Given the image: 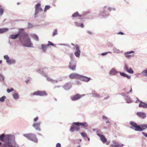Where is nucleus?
I'll use <instances>...</instances> for the list:
<instances>
[{
	"instance_id": "9d476101",
	"label": "nucleus",
	"mask_w": 147,
	"mask_h": 147,
	"mask_svg": "<svg viewBox=\"0 0 147 147\" xmlns=\"http://www.w3.org/2000/svg\"><path fill=\"white\" fill-rule=\"evenodd\" d=\"M82 95L79 94H77L75 95L73 97L71 98L72 100L73 101L79 99L82 97Z\"/></svg>"
},
{
	"instance_id": "ddd939ff",
	"label": "nucleus",
	"mask_w": 147,
	"mask_h": 147,
	"mask_svg": "<svg viewBox=\"0 0 147 147\" xmlns=\"http://www.w3.org/2000/svg\"><path fill=\"white\" fill-rule=\"evenodd\" d=\"M97 135L100 138L101 141L103 143H105L107 142V140L103 135L98 134H97Z\"/></svg>"
},
{
	"instance_id": "5701e85b",
	"label": "nucleus",
	"mask_w": 147,
	"mask_h": 147,
	"mask_svg": "<svg viewBox=\"0 0 147 147\" xmlns=\"http://www.w3.org/2000/svg\"><path fill=\"white\" fill-rule=\"evenodd\" d=\"M117 73V72L116 70L114 69H113L110 71L109 74L111 75H115Z\"/></svg>"
},
{
	"instance_id": "f3484780",
	"label": "nucleus",
	"mask_w": 147,
	"mask_h": 147,
	"mask_svg": "<svg viewBox=\"0 0 147 147\" xmlns=\"http://www.w3.org/2000/svg\"><path fill=\"white\" fill-rule=\"evenodd\" d=\"M75 124L76 125H81L83 127H87L88 125V123L86 122L83 123L75 122Z\"/></svg>"
},
{
	"instance_id": "7c9ffc66",
	"label": "nucleus",
	"mask_w": 147,
	"mask_h": 147,
	"mask_svg": "<svg viewBox=\"0 0 147 147\" xmlns=\"http://www.w3.org/2000/svg\"><path fill=\"white\" fill-rule=\"evenodd\" d=\"M30 95L31 96H34V95L38 96V91H35L33 93H31L30 94Z\"/></svg>"
},
{
	"instance_id": "a878e982",
	"label": "nucleus",
	"mask_w": 147,
	"mask_h": 147,
	"mask_svg": "<svg viewBox=\"0 0 147 147\" xmlns=\"http://www.w3.org/2000/svg\"><path fill=\"white\" fill-rule=\"evenodd\" d=\"M8 29L7 28H4L2 29H0V33H3L7 31L8 30Z\"/></svg>"
},
{
	"instance_id": "0e129e2a",
	"label": "nucleus",
	"mask_w": 147,
	"mask_h": 147,
	"mask_svg": "<svg viewBox=\"0 0 147 147\" xmlns=\"http://www.w3.org/2000/svg\"><path fill=\"white\" fill-rule=\"evenodd\" d=\"M130 128H132V129H133V127H130Z\"/></svg>"
},
{
	"instance_id": "0eeeda50",
	"label": "nucleus",
	"mask_w": 147,
	"mask_h": 147,
	"mask_svg": "<svg viewBox=\"0 0 147 147\" xmlns=\"http://www.w3.org/2000/svg\"><path fill=\"white\" fill-rule=\"evenodd\" d=\"M74 49H76V51L74 53V54L77 57H79L80 56V51L79 49V47L76 45L74 48Z\"/></svg>"
},
{
	"instance_id": "dca6fc26",
	"label": "nucleus",
	"mask_w": 147,
	"mask_h": 147,
	"mask_svg": "<svg viewBox=\"0 0 147 147\" xmlns=\"http://www.w3.org/2000/svg\"><path fill=\"white\" fill-rule=\"evenodd\" d=\"M125 69L130 74H133L134 73V71L131 68H129L127 65L125 66Z\"/></svg>"
},
{
	"instance_id": "c756f323",
	"label": "nucleus",
	"mask_w": 147,
	"mask_h": 147,
	"mask_svg": "<svg viewBox=\"0 0 147 147\" xmlns=\"http://www.w3.org/2000/svg\"><path fill=\"white\" fill-rule=\"evenodd\" d=\"M120 74L121 76H122L123 77H126L128 78H130V76L127 75L123 72H120Z\"/></svg>"
},
{
	"instance_id": "cd10ccee",
	"label": "nucleus",
	"mask_w": 147,
	"mask_h": 147,
	"mask_svg": "<svg viewBox=\"0 0 147 147\" xmlns=\"http://www.w3.org/2000/svg\"><path fill=\"white\" fill-rule=\"evenodd\" d=\"M7 63L9 64H12L15 63V61L13 59H8L6 61Z\"/></svg>"
},
{
	"instance_id": "5fc2aeb1",
	"label": "nucleus",
	"mask_w": 147,
	"mask_h": 147,
	"mask_svg": "<svg viewBox=\"0 0 147 147\" xmlns=\"http://www.w3.org/2000/svg\"><path fill=\"white\" fill-rule=\"evenodd\" d=\"M132 92V88H131L130 90L129 91V92L131 93V92Z\"/></svg>"
},
{
	"instance_id": "2f4dec72",
	"label": "nucleus",
	"mask_w": 147,
	"mask_h": 147,
	"mask_svg": "<svg viewBox=\"0 0 147 147\" xmlns=\"http://www.w3.org/2000/svg\"><path fill=\"white\" fill-rule=\"evenodd\" d=\"M5 98L6 96H3L0 98V101L1 102H3L4 101Z\"/></svg>"
},
{
	"instance_id": "49530a36",
	"label": "nucleus",
	"mask_w": 147,
	"mask_h": 147,
	"mask_svg": "<svg viewBox=\"0 0 147 147\" xmlns=\"http://www.w3.org/2000/svg\"><path fill=\"white\" fill-rule=\"evenodd\" d=\"M110 147H117V145H115L114 144H111L110 146Z\"/></svg>"
},
{
	"instance_id": "412c9836",
	"label": "nucleus",
	"mask_w": 147,
	"mask_h": 147,
	"mask_svg": "<svg viewBox=\"0 0 147 147\" xmlns=\"http://www.w3.org/2000/svg\"><path fill=\"white\" fill-rule=\"evenodd\" d=\"M140 103L139 104V107H143L144 108H147V104L144 103L140 101Z\"/></svg>"
},
{
	"instance_id": "a18cd8bd",
	"label": "nucleus",
	"mask_w": 147,
	"mask_h": 147,
	"mask_svg": "<svg viewBox=\"0 0 147 147\" xmlns=\"http://www.w3.org/2000/svg\"><path fill=\"white\" fill-rule=\"evenodd\" d=\"M102 119H103L105 120H107L108 119L107 117H105V116L103 115L102 117Z\"/></svg>"
},
{
	"instance_id": "338daca9",
	"label": "nucleus",
	"mask_w": 147,
	"mask_h": 147,
	"mask_svg": "<svg viewBox=\"0 0 147 147\" xmlns=\"http://www.w3.org/2000/svg\"><path fill=\"white\" fill-rule=\"evenodd\" d=\"M0 7H2V6L1 5H0Z\"/></svg>"
},
{
	"instance_id": "bf43d9fd",
	"label": "nucleus",
	"mask_w": 147,
	"mask_h": 147,
	"mask_svg": "<svg viewBox=\"0 0 147 147\" xmlns=\"http://www.w3.org/2000/svg\"><path fill=\"white\" fill-rule=\"evenodd\" d=\"M2 62V60H0V64Z\"/></svg>"
},
{
	"instance_id": "f03ea898",
	"label": "nucleus",
	"mask_w": 147,
	"mask_h": 147,
	"mask_svg": "<svg viewBox=\"0 0 147 147\" xmlns=\"http://www.w3.org/2000/svg\"><path fill=\"white\" fill-rule=\"evenodd\" d=\"M14 139V136L10 135H5L3 134H2L0 136V140L2 141H4L6 142L11 141L12 140Z\"/></svg>"
},
{
	"instance_id": "f8f14e48",
	"label": "nucleus",
	"mask_w": 147,
	"mask_h": 147,
	"mask_svg": "<svg viewBox=\"0 0 147 147\" xmlns=\"http://www.w3.org/2000/svg\"><path fill=\"white\" fill-rule=\"evenodd\" d=\"M40 122L34 123L33 125V126L36 130L40 131Z\"/></svg>"
},
{
	"instance_id": "69168bd1",
	"label": "nucleus",
	"mask_w": 147,
	"mask_h": 147,
	"mask_svg": "<svg viewBox=\"0 0 147 147\" xmlns=\"http://www.w3.org/2000/svg\"><path fill=\"white\" fill-rule=\"evenodd\" d=\"M1 144V143L0 142V145Z\"/></svg>"
},
{
	"instance_id": "4c0bfd02",
	"label": "nucleus",
	"mask_w": 147,
	"mask_h": 147,
	"mask_svg": "<svg viewBox=\"0 0 147 147\" xmlns=\"http://www.w3.org/2000/svg\"><path fill=\"white\" fill-rule=\"evenodd\" d=\"M57 34V30H55L53 33V36H55Z\"/></svg>"
},
{
	"instance_id": "7ed1b4c3",
	"label": "nucleus",
	"mask_w": 147,
	"mask_h": 147,
	"mask_svg": "<svg viewBox=\"0 0 147 147\" xmlns=\"http://www.w3.org/2000/svg\"><path fill=\"white\" fill-rule=\"evenodd\" d=\"M23 136L29 140L36 142H37L38 140L34 134H23Z\"/></svg>"
},
{
	"instance_id": "6e6552de",
	"label": "nucleus",
	"mask_w": 147,
	"mask_h": 147,
	"mask_svg": "<svg viewBox=\"0 0 147 147\" xmlns=\"http://www.w3.org/2000/svg\"><path fill=\"white\" fill-rule=\"evenodd\" d=\"M130 124L133 127L135 128L134 129L135 131H139V129H140V126L138 125L136 123L134 122L131 121Z\"/></svg>"
},
{
	"instance_id": "a19ab883",
	"label": "nucleus",
	"mask_w": 147,
	"mask_h": 147,
	"mask_svg": "<svg viewBox=\"0 0 147 147\" xmlns=\"http://www.w3.org/2000/svg\"><path fill=\"white\" fill-rule=\"evenodd\" d=\"M4 59H6L7 60L9 59V57L7 55H5L4 56Z\"/></svg>"
},
{
	"instance_id": "680f3d73",
	"label": "nucleus",
	"mask_w": 147,
	"mask_h": 147,
	"mask_svg": "<svg viewBox=\"0 0 147 147\" xmlns=\"http://www.w3.org/2000/svg\"><path fill=\"white\" fill-rule=\"evenodd\" d=\"M28 80H27V81H26V82L27 83H28Z\"/></svg>"
},
{
	"instance_id": "79ce46f5",
	"label": "nucleus",
	"mask_w": 147,
	"mask_h": 147,
	"mask_svg": "<svg viewBox=\"0 0 147 147\" xmlns=\"http://www.w3.org/2000/svg\"><path fill=\"white\" fill-rule=\"evenodd\" d=\"M127 102L128 103H130L132 102V101L131 99L129 98L126 100Z\"/></svg>"
},
{
	"instance_id": "b1692460",
	"label": "nucleus",
	"mask_w": 147,
	"mask_h": 147,
	"mask_svg": "<svg viewBox=\"0 0 147 147\" xmlns=\"http://www.w3.org/2000/svg\"><path fill=\"white\" fill-rule=\"evenodd\" d=\"M112 142L113 143V144H115V145H117V147H122L123 145V144H119L115 140L113 141Z\"/></svg>"
},
{
	"instance_id": "c9c22d12",
	"label": "nucleus",
	"mask_w": 147,
	"mask_h": 147,
	"mask_svg": "<svg viewBox=\"0 0 147 147\" xmlns=\"http://www.w3.org/2000/svg\"><path fill=\"white\" fill-rule=\"evenodd\" d=\"M81 134L83 137H87V135L86 134L85 132H82L81 133Z\"/></svg>"
},
{
	"instance_id": "a211bd4d",
	"label": "nucleus",
	"mask_w": 147,
	"mask_h": 147,
	"mask_svg": "<svg viewBox=\"0 0 147 147\" xmlns=\"http://www.w3.org/2000/svg\"><path fill=\"white\" fill-rule=\"evenodd\" d=\"M13 146L12 144L10 142H6L1 146V147H11Z\"/></svg>"
},
{
	"instance_id": "aec40b11",
	"label": "nucleus",
	"mask_w": 147,
	"mask_h": 147,
	"mask_svg": "<svg viewBox=\"0 0 147 147\" xmlns=\"http://www.w3.org/2000/svg\"><path fill=\"white\" fill-rule=\"evenodd\" d=\"M38 96H47V94L45 91H38Z\"/></svg>"
},
{
	"instance_id": "72a5a7b5",
	"label": "nucleus",
	"mask_w": 147,
	"mask_h": 147,
	"mask_svg": "<svg viewBox=\"0 0 147 147\" xmlns=\"http://www.w3.org/2000/svg\"><path fill=\"white\" fill-rule=\"evenodd\" d=\"M75 24L76 26H80L82 28L84 27V25L83 24H78L76 22Z\"/></svg>"
},
{
	"instance_id": "603ef678",
	"label": "nucleus",
	"mask_w": 147,
	"mask_h": 147,
	"mask_svg": "<svg viewBox=\"0 0 147 147\" xmlns=\"http://www.w3.org/2000/svg\"><path fill=\"white\" fill-rule=\"evenodd\" d=\"M118 34L123 35V33L122 32H119L118 33Z\"/></svg>"
},
{
	"instance_id": "e2e57ef3",
	"label": "nucleus",
	"mask_w": 147,
	"mask_h": 147,
	"mask_svg": "<svg viewBox=\"0 0 147 147\" xmlns=\"http://www.w3.org/2000/svg\"><path fill=\"white\" fill-rule=\"evenodd\" d=\"M73 56V55H71V57H72Z\"/></svg>"
},
{
	"instance_id": "13d9d810",
	"label": "nucleus",
	"mask_w": 147,
	"mask_h": 147,
	"mask_svg": "<svg viewBox=\"0 0 147 147\" xmlns=\"http://www.w3.org/2000/svg\"><path fill=\"white\" fill-rule=\"evenodd\" d=\"M108 9H109V10L110 11H111V8H108Z\"/></svg>"
},
{
	"instance_id": "052dcab7",
	"label": "nucleus",
	"mask_w": 147,
	"mask_h": 147,
	"mask_svg": "<svg viewBox=\"0 0 147 147\" xmlns=\"http://www.w3.org/2000/svg\"><path fill=\"white\" fill-rule=\"evenodd\" d=\"M77 147H80V145L78 146H77Z\"/></svg>"
},
{
	"instance_id": "4d7b16f0",
	"label": "nucleus",
	"mask_w": 147,
	"mask_h": 147,
	"mask_svg": "<svg viewBox=\"0 0 147 147\" xmlns=\"http://www.w3.org/2000/svg\"><path fill=\"white\" fill-rule=\"evenodd\" d=\"M88 33L89 34H92V33L91 32H90V31H88Z\"/></svg>"
},
{
	"instance_id": "4468645a",
	"label": "nucleus",
	"mask_w": 147,
	"mask_h": 147,
	"mask_svg": "<svg viewBox=\"0 0 147 147\" xmlns=\"http://www.w3.org/2000/svg\"><path fill=\"white\" fill-rule=\"evenodd\" d=\"M69 67L72 70H74L76 68V65L73 61H71L69 63Z\"/></svg>"
},
{
	"instance_id": "2eb2a0df",
	"label": "nucleus",
	"mask_w": 147,
	"mask_h": 147,
	"mask_svg": "<svg viewBox=\"0 0 147 147\" xmlns=\"http://www.w3.org/2000/svg\"><path fill=\"white\" fill-rule=\"evenodd\" d=\"M137 115L139 117L143 119L145 118L146 117V114L142 112H137Z\"/></svg>"
},
{
	"instance_id": "6e6d98bb",
	"label": "nucleus",
	"mask_w": 147,
	"mask_h": 147,
	"mask_svg": "<svg viewBox=\"0 0 147 147\" xmlns=\"http://www.w3.org/2000/svg\"><path fill=\"white\" fill-rule=\"evenodd\" d=\"M86 137L87 138V139L88 140V141H89L90 140V138H88V137L87 136Z\"/></svg>"
},
{
	"instance_id": "37998d69",
	"label": "nucleus",
	"mask_w": 147,
	"mask_h": 147,
	"mask_svg": "<svg viewBox=\"0 0 147 147\" xmlns=\"http://www.w3.org/2000/svg\"><path fill=\"white\" fill-rule=\"evenodd\" d=\"M94 96L96 98H98L100 97L99 95L97 93L94 94Z\"/></svg>"
},
{
	"instance_id": "393cba45",
	"label": "nucleus",
	"mask_w": 147,
	"mask_h": 147,
	"mask_svg": "<svg viewBox=\"0 0 147 147\" xmlns=\"http://www.w3.org/2000/svg\"><path fill=\"white\" fill-rule=\"evenodd\" d=\"M42 49L44 51V52H45L46 50L48 47V45H42Z\"/></svg>"
},
{
	"instance_id": "de8ad7c7",
	"label": "nucleus",
	"mask_w": 147,
	"mask_h": 147,
	"mask_svg": "<svg viewBox=\"0 0 147 147\" xmlns=\"http://www.w3.org/2000/svg\"><path fill=\"white\" fill-rule=\"evenodd\" d=\"M61 145L60 143H58L56 145V147H61Z\"/></svg>"
},
{
	"instance_id": "774afa93",
	"label": "nucleus",
	"mask_w": 147,
	"mask_h": 147,
	"mask_svg": "<svg viewBox=\"0 0 147 147\" xmlns=\"http://www.w3.org/2000/svg\"><path fill=\"white\" fill-rule=\"evenodd\" d=\"M80 141H81V140H80Z\"/></svg>"
},
{
	"instance_id": "09e8293b",
	"label": "nucleus",
	"mask_w": 147,
	"mask_h": 147,
	"mask_svg": "<svg viewBox=\"0 0 147 147\" xmlns=\"http://www.w3.org/2000/svg\"><path fill=\"white\" fill-rule=\"evenodd\" d=\"M38 119V117H36L34 119V122H35L37 121Z\"/></svg>"
},
{
	"instance_id": "473e14b6",
	"label": "nucleus",
	"mask_w": 147,
	"mask_h": 147,
	"mask_svg": "<svg viewBox=\"0 0 147 147\" xmlns=\"http://www.w3.org/2000/svg\"><path fill=\"white\" fill-rule=\"evenodd\" d=\"M14 98L15 99H18L19 98L18 95L17 93H15L13 95Z\"/></svg>"
},
{
	"instance_id": "4be33fe9",
	"label": "nucleus",
	"mask_w": 147,
	"mask_h": 147,
	"mask_svg": "<svg viewBox=\"0 0 147 147\" xmlns=\"http://www.w3.org/2000/svg\"><path fill=\"white\" fill-rule=\"evenodd\" d=\"M72 16L73 17L76 18L78 17H81L82 16L80 15L78 12L77 11L73 14Z\"/></svg>"
},
{
	"instance_id": "1a4fd4ad",
	"label": "nucleus",
	"mask_w": 147,
	"mask_h": 147,
	"mask_svg": "<svg viewBox=\"0 0 147 147\" xmlns=\"http://www.w3.org/2000/svg\"><path fill=\"white\" fill-rule=\"evenodd\" d=\"M80 75L76 73L71 74L69 76L70 78L71 79H80Z\"/></svg>"
},
{
	"instance_id": "58836bf2",
	"label": "nucleus",
	"mask_w": 147,
	"mask_h": 147,
	"mask_svg": "<svg viewBox=\"0 0 147 147\" xmlns=\"http://www.w3.org/2000/svg\"><path fill=\"white\" fill-rule=\"evenodd\" d=\"M13 88H11L10 89H7V91L9 93L13 91Z\"/></svg>"
},
{
	"instance_id": "6ab92c4d",
	"label": "nucleus",
	"mask_w": 147,
	"mask_h": 147,
	"mask_svg": "<svg viewBox=\"0 0 147 147\" xmlns=\"http://www.w3.org/2000/svg\"><path fill=\"white\" fill-rule=\"evenodd\" d=\"M140 129H139V131H142L144 129H145L147 128V125L145 124L141 125L140 126Z\"/></svg>"
},
{
	"instance_id": "423d86ee",
	"label": "nucleus",
	"mask_w": 147,
	"mask_h": 147,
	"mask_svg": "<svg viewBox=\"0 0 147 147\" xmlns=\"http://www.w3.org/2000/svg\"><path fill=\"white\" fill-rule=\"evenodd\" d=\"M80 129L79 125H76L75 124V123H73V125L71 127L70 131H78Z\"/></svg>"
},
{
	"instance_id": "bb28decb",
	"label": "nucleus",
	"mask_w": 147,
	"mask_h": 147,
	"mask_svg": "<svg viewBox=\"0 0 147 147\" xmlns=\"http://www.w3.org/2000/svg\"><path fill=\"white\" fill-rule=\"evenodd\" d=\"M47 80L48 81L51 82L53 83H57V80H53L49 77H47Z\"/></svg>"
},
{
	"instance_id": "20e7f679",
	"label": "nucleus",
	"mask_w": 147,
	"mask_h": 147,
	"mask_svg": "<svg viewBox=\"0 0 147 147\" xmlns=\"http://www.w3.org/2000/svg\"><path fill=\"white\" fill-rule=\"evenodd\" d=\"M134 51H131L125 52L124 53V55L126 57L130 58L134 56Z\"/></svg>"
},
{
	"instance_id": "864d4df0",
	"label": "nucleus",
	"mask_w": 147,
	"mask_h": 147,
	"mask_svg": "<svg viewBox=\"0 0 147 147\" xmlns=\"http://www.w3.org/2000/svg\"><path fill=\"white\" fill-rule=\"evenodd\" d=\"M106 121V123H110V122L109 121V120H108V119Z\"/></svg>"
},
{
	"instance_id": "ea45409f",
	"label": "nucleus",
	"mask_w": 147,
	"mask_h": 147,
	"mask_svg": "<svg viewBox=\"0 0 147 147\" xmlns=\"http://www.w3.org/2000/svg\"><path fill=\"white\" fill-rule=\"evenodd\" d=\"M33 37H34V38L35 40H38V36L37 35H34L33 36Z\"/></svg>"
},
{
	"instance_id": "39448f33",
	"label": "nucleus",
	"mask_w": 147,
	"mask_h": 147,
	"mask_svg": "<svg viewBox=\"0 0 147 147\" xmlns=\"http://www.w3.org/2000/svg\"><path fill=\"white\" fill-rule=\"evenodd\" d=\"M35 9V15L37 14L39 11H41L42 10V9L40 7V4L39 3H38L36 5Z\"/></svg>"
},
{
	"instance_id": "c03bdc74",
	"label": "nucleus",
	"mask_w": 147,
	"mask_h": 147,
	"mask_svg": "<svg viewBox=\"0 0 147 147\" xmlns=\"http://www.w3.org/2000/svg\"><path fill=\"white\" fill-rule=\"evenodd\" d=\"M48 45V46L49 45L53 46V45L52 42H51L50 41H48V45Z\"/></svg>"
},
{
	"instance_id": "f257e3e1",
	"label": "nucleus",
	"mask_w": 147,
	"mask_h": 147,
	"mask_svg": "<svg viewBox=\"0 0 147 147\" xmlns=\"http://www.w3.org/2000/svg\"><path fill=\"white\" fill-rule=\"evenodd\" d=\"M19 36L20 42L24 46L27 47H32V44L30 39L28 33L24 32L22 29H20L18 34L11 35L10 37L12 39H15Z\"/></svg>"
},
{
	"instance_id": "9b49d317",
	"label": "nucleus",
	"mask_w": 147,
	"mask_h": 147,
	"mask_svg": "<svg viewBox=\"0 0 147 147\" xmlns=\"http://www.w3.org/2000/svg\"><path fill=\"white\" fill-rule=\"evenodd\" d=\"M90 79L91 78H88L82 75H80L79 79L86 82H88L90 80Z\"/></svg>"
},
{
	"instance_id": "c85d7f7f",
	"label": "nucleus",
	"mask_w": 147,
	"mask_h": 147,
	"mask_svg": "<svg viewBox=\"0 0 147 147\" xmlns=\"http://www.w3.org/2000/svg\"><path fill=\"white\" fill-rule=\"evenodd\" d=\"M142 74L143 75L147 77V68L142 72Z\"/></svg>"
},
{
	"instance_id": "8fccbe9b",
	"label": "nucleus",
	"mask_w": 147,
	"mask_h": 147,
	"mask_svg": "<svg viewBox=\"0 0 147 147\" xmlns=\"http://www.w3.org/2000/svg\"><path fill=\"white\" fill-rule=\"evenodd\" d=\"M110 53V52H105V53H102L101 55H107L108 53Z\"/></svg>"
},
{
	"instance_id": "3c124183",
	"label": "nucleus",
	"mask_w": 147,
	"mask_h": 147,
	"mask_svg": "<svg viewBox=\"0 0 147 147\" xmlns=\"http://www.w3.org/2000/svg\"><path fill=\"white\" fill-rule=\"evenodd\" d=\"M142 134L145 136L147 137V133L144 132H143L142 133Z\"/></svg>"
},
{
	"instance_id": "e433bc0d",
	"label": "nucleus",
	"mask_w": 147,
	"mask_h": 147,
	"mask_svg": "<svg viewBox=\"0 0 147 147\" xmlns=\"http://www.w3.org/2000/svg\"><path fill=\"white\" fill-rule=\"evenodd\" d=\"M0 7V16H1L3 14L4 11L3 9Z\"/></svg>"
},
{
	"instance_id": "f704fd0d",
	"label": "nucleus",
	"mask_w": 147,
	"mask_h": 147,
	"mask_svg": "<svg viewBox=\"0 0 147 147\" xmlns=\"http://www.w3.org/2000/svg\"><path fill=\"white\" fill-rule=\"evenodd\" d=\"M50 7V6L49 5H46L45 8L44 12H45L47 10L49 9Z\"/></svg>"
}]
</instances>
